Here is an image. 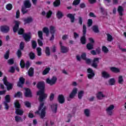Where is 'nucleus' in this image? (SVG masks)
Returning <instances> with one entry per match:
<instances>
[{
	"label": "nucleus",
	"instance_id": "1",
	"mask_svg": "<svg viewBox=\"0 0 126 126\" xmlns=\"http://www.w3.org/2000/svg\"><path fill=\"white\" fill-rule=\"evenodd\" d=\"M36 87L38 89H39V91L37 92V95L39 96L38 100L40 104L38 107V110L35 112V114H37L41 119H44L46 117V110H47V107L46 106L44 107V101L48 97V94L45 93V83L44 82H38L36 85Z\"/></svg>",
	"mask_w": 126,
	"mask_h": 126
},
{
	"label": "nucleus",
	"instance_id": "2",
	"mask_svg": "<svg viewBox=\"0 0 126 126\" xmlns=\"http://www.w3.org/2000/svg\"><path fill=\"white\" fill-rule=\"evenodd\" d=\"M86 26L85 25H83V36L81 37L80 41L81 43L83 45H85L86 44V32H87V31L86 30Z\"/></svg>",
	"mask_w": 126,
	"mask_h": 126
},
{
	"label": "nucleus",
	"instance_id": "3",
	"mask_svg": "<svg viewBox=\"0 0 126 126\" xmlns=\"http://www.w3.org/2000/svg\"><path fill=\"white\" fill-rule=\"evenodd\" d=\"M58 80V78L56 76L52 77L51 79L48 78L46 80V82L49 85L51 86L53 85H55L57 83V81Z\"/></svg>",
	"mask_w": 126,
	"mask_h": 126
},
{
	"label": "nucleus",
	"instance_id": "4",
	"mask_svg": "<svg viewBox=\"0 0 126 126\" xmlns=\"http://www.w3.org/2000/svg\"><path fill=\"white\" fill-rule=\"evenodd\" d=\"M3 81L4 85H5L7 87V90L9 91V90H11L12 88H13V85L11 83H9L7 81V78L6 77H4L3 79Z\"/></svg>",
	"mask_w": 126,
	"mask_h": 126
},
{
	"label": "nucleus",
	"instance_id": "5",
	"mask_svg": "<svg viewBox=\"0 0 126 126\" xmlns=\"http://www.w3.org/2000/svg\"><path fill=\"white\" fill-rule=\"evenodd\" d=\"M24 83H25V78H23V77H20L19 79V81L17 83V86L20 88H22Z\"/></svg>",
	"mask_w": 126,
	"mask_h": 126
},
{
	"label": "nucleus",
	"instance_id": "6",
	"mask_svg": "<svg viewBox=\"0 0 126 126\" xmlns=\"http://www.w3.org/2000/svg\"><path fill=\"white\" fill-rule=\"evenodd\" d=\"M87 72L89 74H88V78L89 79H92L95 76V73H94V71L91 68H89L87 69Z\"/></svg>",
	"mask_w": 126,
	"mask_h": 126
},
{
	"label": "nucleus",
	"instance_id": "7",
	"mask_svg": "<svg viewBox=\"0 0 126 126\" xmlns=\"http://www.w3.org/2000/svg\"><path fill=\"white\" fill-rule=\"evenodd\" d=\"M114 105H111L106 109V113L108 116H112L113 115V110H114Z\"/></svg>",
	"mask_w": 126,
	"mask_h": 126
},
{
	"label": "nucleus",
	"instance_id": "8",
	"mask_svg": "<svg viewBox=\"0 0 126 126\" xmlns=\"http://www.w3.org/2000/svg\"><path fill=\"white\" fill-rule=\"evenodd\" d=\"M99 63V58H94L93 61V63L92 64V66H93V67H94V68H97V67L98 66V63Z\"/></svg>",
	"mask_w": 126,
	"mask_h": 126
},
{
	"label": "nucleus",
	"instance_id": "9",
	"mask_svg": "<svg viewBox=\"0 0 126 126\" xmlns=\"http://www.w3.org/2000/svg\"><path fill=\"white\" fill-rule=\"evenodd\" d=\"M23 37L26 42H29L30 39H31V32L23 34Z\"/></svg>",
	"mask_w": 126,
	"mask_h": 126
},
{
	"label": "nucleus",
	"instance_id": "10",
	"mask_svg": "<svg viewBox=\"0 0 126 126\" xmlns=\"http://www.w3.org/2000/svg\"><path fill=\"white\" fill-rule=\"evenodd\" d=\"M0 31L2 33H8L9 31V27L7 26H2L0 27Z\"/></svg>",
	"mask_w": 126,
	"mask_h": 126
},
{
	"label": "nucleus",
	"instance_id": "11",
	"mask_svg": "<svg viewBox=\"0 0 126 126\" xmlns=\"http://www.w3.org/2000/svg\"><path fill=\"white\" fill-rule=\"evenodd\" d=\"M15 25L14 27L13 28V31L14 33H16L18 30V28H19V25L20 24V22L18 21H15Z\"/></svg>",
	"mask_w": 126,
	"mask_h": 126
},
{
	"label": "nucleus",
	"instance_id": "12",
	"mask_svg": "<svg viewBox=\"0 0 126 126\" xmlns=\"http://www.w3.org/2000/svg\"><path fill=\"white\" fill-rule=\"evenodd\" d=\"M58 101L60 104H63L65 101L64 96L63 94H59L58 97Z\"/></svg>",
	"mask_w": 126,
	"mask_h": 126
},
{
	"label": "nucleus",
	"instance_id": "13",
	"mask_svg": "<svg viewBox=\"0 0 126 126\" xmlns=\"http://www.w3.org/2000/svg\"><path fill=\"white\" fill-rule=\"evenodd\" d=\"M52 14H53V12H52V11H49L46 13L45 11H43L41 12V15L45 16V15H46L47 18H50L51 16H52Z\"/></svg>",
	"mask_w": 126,
	"mask_h": 126
},
{
	"label": "nucleus",
	"instance_id": "14",
	"mask_svg": "<svg viewBox=\"0 0 126 126\" xmlns=\"http://www.w3.org/2000/svg\"><path fill=\"white\" fill-rule=\"evenodd\" d=\"M24 6L27 8H30L32 6V4L30 0H26L24 1Z\"/></svg>",
	"mask_w": 126,
	"mask_h": 126
},
{
	"label": "nucleus",
	"instance_id": "15",
	"mask_svg": "<svg viewBox=\"0 0 126 126\" xmlns=\"http://www.w3.org/2000/svg\"><path fill=\"white\" fill-rule=\"evenodd\" d=\"M107 97V96L103 94V92H99L97 94H96V98L98 99L99 100H102L103 98H106Z\"/></svg>",
	"mask_w": 126,
	"mask_h": 126
},
{
	"label": "nucleus",
	"instance_id": "16",
	"mask_svg": "<svg viewBox=\"0 0 126 126\" xmlns=\"http://www.w3.org/2000/svg\"><path fill=\"white\" fill-rule=\"evenodd\" d=\"M66 17L68 18H69V19L70 20V22L71 23H73L74 22L75 20V17L74 16V15H73V14L69 13L67 14Z\"/></svg>",
	"mask_w": 126,
	"mask_h": 126
},
{
	"label": "nucleus",
	"instance_id": "17",
	"mask_svg": "<svg viewBox=\"0 0 126 126\" xmlns=\"http://www.w3.org/2000/svg\"><path fill=\"white\" fill-rule=\"evenodd\" d=\"M25 90H26V92L24 94L25 97L31 98V97H32V94L31 93L30 89L25 88Z\"/></svg>",
	"mask_w": 126,
	"mask_h": 126
},
{
	"label": "nucleus",
	"instance_id": "18",
	"mask_svg": "<svg viewBox=\"0 0 126 126\" xmlns=\"http://www.w3.org/2000/svg\"><path fill=\"white\" fill-rule=\"evenodd\" d=\"M124 8L122 6H119L117 9V11L120 15V16H123L124 15Z\"/></svg>",
	"mask_w": 126,
	"mask_h": 126
},
{
	"label": "nucleus",
	"instance_id": "19",
	"mask_svg": "<svg viewBox=\"0 0 126 126\" xmlns=\"http://www.w3.org/2000/svg\"><path fill=\"white\" fill-rule=\"evenodd\" d=\"M69 50V49H68V48L64 46H61V53H62L63 54H65V53H67V52H68Z\"/></svg>",
	"mask_w": 126,
	"mask_h": 126
},
{
	"label": "nucleus",
	"instance_id": "20",
	"mask_svg": "<svg viewBox=\"0 0 126 126\" xmlns=\"http://www.w3.org/2000/svg\"><path fill=\"white\" fill-rule=\"evenodd\" d=\"M23 113H24L23 109L20 108L15 109V114H16V115H18L19 116H22L23 115Z\"/></svg>",
	"mask_w": 126,
	"mask_h": 126
},
{
	"label": "nucleus",
	"instance_id": "21",
	"mask_svg": "<svg viewBox=\"0 0 126 126\" xmlns=\"http://www.w3.org/2000/svg\"><path fill=\"white\" fill-rule=\"evenodd\" d=\"M76 93H77V89L76 88H74L72 92L69 95V98L72 99V98L75 96Z\"/></svg>",
	"mask_w": 126,
	"mask_h": 126
},
{
	"label": "nucleus",
	"instance_id": "22",
	"mask_svg": "<svg viewBox=\"0 0 126 126\" xmlns=\"http://www.w3.org/2000/svg\"><path fill=\"white\" fill-rule=\"evenodd\" d=\"M51 109L52 110V112L53 113H57V111L58 110V104L57 103L53 104L51 105Z\"/></svg>",
	"mask_w": 126,
	"mask_h": 126
},
{
	"label": "nucleus",
	"instance_id": "23",
	"mask_svg": "<svg viewBox=\"0 0 126 126\" xmlns=\"http://www.w3.org/2000/svg\"><path fill=\"white\" fill-rule=\"evenodd\" d=\"M110 70L115 73H119V72H121V70H120L119 68H117L116 67H110Z\"/></svg>",
	"mask_w": 126,
	"mask_h": 126
},
{
	"label": "nucleus",
	"instance_id": "24",
	"mask_svg": "<svg viewBox=\"0 0 126 126\" xmlns=\"http://www.w3.org/2000/svg\"><path fill=\"white\" fill-rule=\"evenodd\" d=\"M28 73L29 76L32 77V76L34 75V68H33V67H31L28 70Z\"/></svg>",
	"mask_w": 126,
	"mask_h": 126
},
{
	"label": "nucleus",
	"instance_id": "25",
	"mask_svg": "<svg viewBox=\"0 0 126 126\" xmlns=\"http://www.w3.org/2000/svg\"><path fill=\"white\" fill-rule=\"evenodd\" d=\"M101 74H102V77H103L104 78H109L111 77V76L109 75V74L106 71L102 72L101 73Z\"/></svg>",
	"mask_w": 126,
	"mask_h": 126
},
{
	"label": "nucleus",
	"instance_id": "26",
	"mask_svg": "<svg viewBox=\"0 0 126 126\" xmlns=\"http://www.w3.org/2000/svg\"><path fill=\"white\" fill-rule=\"evenodd\" d=\"M24 21L25 22V24H27V23H31V22L33 21V19L32 17H28L24 19Z\"/></svg>",
	"mask_w": 126,
	"mask_h": 126
},
{
	"label": "nucleus",
	"instance_id": "27",
	"mask_svg": "<svg viewBox=\"0 0 126 126\" xmlns=\"http://www.w3.org/2000/svg\"><path fill=\"white\" fill-rule=\"evenodd\" d=\"M92 30L94 32V33H99L100 32V31H99V28L98 27V26H94L92 28Z\"/></svg>",
	"mask_w": 126,
	"mask_h": 126
},
{
	"label": "nucleus",
	"instance_id": "28",
	"mask_svg": "<svg viewBox=\"0 0 126 126\" xmlns=\"http://www.w3.org/2000/svg\"><path fill=\"white\" fill-rule=\"evenodd\" d=\"M87 49L89 50V51H90L91 50H93L94 49V45L93 44L89 43L87 44Z\"/></svg>",
	"mask_w": 126,
	"mask_h": 126
},
{
	"label": "nucleus",
	"instance_id": "29",
	"mask_svg": "<svg viewBox=\"0 0 126 126\" xmlns=\"http://www.w3.org/2000/svg\"><path fill=\"white\" fill-rule=\"evenodd\" d=\"M56 16L58 19H61V18H62L63 17V12H62V11H58L56 14Z\"/></svg>",
	"mask_w": 126,
	"mask_h": 126
},
{
	"label": "nucleus",
	"instance_id": "30",
	"mask_svg": "<svg viewBox=\"0 0 126 126\" xmlns=\"http://www.w3.org/2000/svg\"><path fill=\"white\" fill-rule=\"evenodd\" d=\"M84 113L87 118H89V117H90V110L88 109H85Z\"/></svg>",
	"mask_w": 126,
	"mask_h": 126
},
{
	"label": "nucleus",
	"instance_id": "31",
	"mask_svg": "<svg viewBox=\"0 0 126 126\" xmlns=\"http://www.w3.org/2000/svg\"><path fill=\"white\" fill-rule=\"evenodd\" d=\"M14 105L16 109H20L21 108V105L20 104L19 102L17 100H15L14 102Z\"/></svg>",
	"mask_w": 126,
	"mask_h": 126
},
{
	"label": "nucleus",
	"instance_id": "32",
	"mask_svg": "<svg viewBox=\"0 0 126 126\" xmlns=\"http://www.w3.org/2000/svg\"><path fill=\"white\" fill-rule=\"evenodd\" d=\"M5 101L3 102H6V103H10V95L7 94L4 97Z\"/></svg>",
	"mask_w": 126,
	"mask_h": 126
},
{
	"label": "nucleus",
	"instance_id": "33",
	"mask_svg": "<svg viewBox=\"0 0 126 126\" xmlns=\"http://www.w3.org/2000/svg\"><path fill=\"white\" fill-rule=\"evenodd\" d=\"M29 56L30 57V60H34L36 55H35V53L31 52L29 54Z\"/></svg>",
	"mask_w": 126,
	"mask_h": 126
},
{
	"label": "nucleus",
	"instance_id": "34",
	"mask_svg": "<svg viewBox=\"0 0 126 126\" xmlns=\"http://www.w3.org/2000/svg\"><path fill=\"white\" fill-rule=\"evenodd\" d=\"M83 95H84V91H80L78 93V97L79 99H82V97H83Z\"/></svg>",
	"mask_w": 126,
	"mask_h": 126
},
{
	"label": "nucleus",
	"instance_id": "35",
	"mask_svg": "<svg viewBox=\"0 0 126 126\" xmlns=\"http://www.w3.org/2000/svg\"><path fill=\"white\" fill-rule=\"evenodd\" d=\"M15 120L17 123H19V122H23V119H22V118L19 116H16L15 117Z\"/></svg>",
	"mask_w": 126,
	"mask_h": 126
},
{
	"label": "nucleus",
	"instance_id": "36",
	"mask_svg": "<svg viewBox=\"0 0 126 126\" xmlns=\"http://www.w3.org/2000/svg\"><path fill=\"white\" fill-rule=\"evenodd\" d=\"M50 70H51V68L50 67H47L45 68V70H43L42 72L43 75H46V74H48L49 72H50Z\"/></svg>",
	"mask_w": 126,
	"mask_h": 126
},
{
	"label": "nucleus",
	"instance_id": "37",
	"mask_svg": "<svg viewBox=\"0 0 126 126\" xmlns=\"http://www.w3.org/2000/svg\"><path fill=\"white\" fill-rule=\"evenodd\" d=\"M43 33L46 34V36H49V29L47 27H45L42 29Z\"/></svg>",
	"mask_w": 126,
	"mask_h": 126
},
{
	"label": "nucleus",
	"instance_id": "38",
	"mask_svg": "<svg viewBox=\"0 0 126 126\" xmlns=\"http://www.w3.org/2000/svg\"><path fill=\"white\" fill-rule=\"evenodd\" d=\"M27 7H25L24 6L22 7L21 11L23 13V14H25L28 12V10H27Z\"/></svg>",
	"mask_w": 126,
	"mask_h": 126
},
{
	"label": "nucleus",
	"instance_id": "39",
	"mask_svg": "<svg viewBox=\"0 0 126 126\" xmlns=\"http://www.w3.org/2000/svg\"><path fill=\"white\" fill-rule=\"evenodd\" d=\"M54 6L56 7L59 6L61 4V0H56L53 2Z\"/></svg>",
	"mask_w": 126,
	"mask_h": 126
},
{
	"label": "nucleus",
	"instance_id": "40",
	"mask_svg": "<svg viewBox=\"0 0 126 126\" xmlns=\"http://www.w3.org/2000/svg\"><path fill=\"white\" fill-rule=\"evenodd\" d=\"M37 33L39 39H40V40H44V38H43V32L38 31Z\"/></svg>",
	"mask_w": 126,
	"mask_h": 126
},
{
	"label": "nucleus",
	"instance_id": "41",
	"mask_svg": "<svg viewBox=\"0 0 126 126\" xmlns=\"http://www.w3.org/2000/svg\"><path fill=\"white\" fill-rule=\"evenodd\" d=\"M118 83L119 84H123L124 83V78H123V76L120 75L118 77Z\"/></svg>",
	"mask_w": 126,
	"mask_h": 126
},
{
	"label": "nucleus",
	"instance_id": "42",
	"mask_svg": "<svg viewBox=\"0 0 126 126\" xmlns=\"http://www.w3.org/2000/svg\"><path fill=\"white\" fill-rule=\"evenodd\" d=\"M116 82V81L115 80V79L114 78H111L110 79L109 81H108V83L109 84V85H115V83Z\"/></svg>",
	"mask_w": 126,
	"mask_h": 126
},
{
	"label": "nucleus",
	"instance_id": "43",
	"mask_svg": "<svg viewBox=\"0 0 126 126\" xmlns=\"http://www.w3.org/2000/svg\"><path fill=\"white\" fill-rule=\"evenodd\" d=\"M102 51L103 52H104L105 54H107V53H109V49L106 46H103L102 48Z\"/></svg>",
	"mask_w": 126,
	"mask_h": 126
},
{
	"label": "nucleus",
	"instance_id": "44",
	"mask_svg": "<svg viewBox=\"0 0 126 126\" xmlns=\"http://www.w3.org/2000/svg\"><path fill=\"white\" fill-rule=\"evenodd\" d=\"M14 98H16V97H18V98H21V97H22V94L20 92H18L17 93L14 94Z\"/></svg>",
	"mask_w": 126,
	"mask_h": 126
},
{
	"label": "nucleus",
	"instance_id": "45",
	"mask_svg": "<svg viewBox=\"0 0 126 126\" xmlns=\"http://www.w3.org/2000/svg\"><path fill=\"white\" fill-rule=\"evenodd\" d=\"M8 102H3V104L4 106V108L6 110V111H8L9 109V105H8Z\"/></svg>",
	"mask_w": 126,
	"mask_h": 126
},
{
	"label": "nucleus",
	"instance_id": "46",
	"mask_svg": "<svg viewBox=\"0 0 126 126\" xmlns=\"http://www.w3.org/2000/svg\"><path fill=\"white\" fill-rule=\"evenodd\" d=\"M56 32V30H55V27L51 26L50 28V32L51 34H55Z\"/></svg>",
	"mask_w": 126,
	"mask_h": 126
},
{
	"label": "nucleus",
	"instance_id": "47",
	"mask_svg": "<svg viewBox=\"0 0 126 126\" xmlns=\"http://www.w3.org/2000/svg\"><path fill=\"white\" fill-rule=\"evenodd\" d=\"M107 41L108 42H112V40H113V36L110 34V33L107 34Z\"/></svg>",
	"mask_w": 126,
	"mask_h": 126
},
{
	"label": "nucleus",
	"instance_id": "48",
	"mask_svg": "<svg viewBox=\"0 0 126 126\" xmlns=\"http://www.w3.org/2000/svg\"><path fill=\"white\" fill-rule=\"evenodd\" d=\"M4 59L5 60H8L9 59V51H6L5 54L4 55Z\"/></svg>",
	"mask_w": 126,
	"mask_h": 126
},
{
	"label": "nucleus",
	"instance_id": "49",
	"mask_svg": "<svg viewBox=\"0 0 126 126\" xmlns=\"http://www.w3.org/2000/svg\"><path fill=\"white\" fill-rule=\"evenodd\" d=\"M16 55H17L19 59H20V58H21V56H22V52H21V50L20 49L18 50L16 53Z\"/></svg>",
	"mask_w": 126,
	"mask_h": 126
},
{
	"label": "nucleus",
	"instance_id": "50",
	"mask_svg": "<svg viewBox=\"0 0 126 126\" xmlns=\"http://www.w3.org/2000/svg\"><path fill=\"white\" fill-rule=\"evenodd\" d=\"M6 8L7 10H11L12 9V4L9 3L6 5Z\"/></svg>",
	"mask_w": 126,
	"mask_h": 126
},
{
	"label": "nucleus",
	"instance_id": "51",
	"mask_svg": "<svg viewBox=\"0 0 126 126\" xmlns=\"http://www.w3.org/2000/svg\"><path fill=\"white\" fill-rule=\"evenodd\" d=\"M21 68H24L25 67V62L23 60H21L20 63Z\"/></svg>",
	"mask_w": 126,
	"mask_h": 126
},
{
	"label": "nucleus",
	"instance_id": "52",
	"mask_svg": "<svg viewBox=\"0 0 126 126\" xmlns=\"http://www.w3.org/2000/svg\"><path fill=\"white\" fill-rule=\"evenodd\" d=\"M45 53H46V56H50V55H51L50 53V48L47 47L46 48V49H45Z\"/></svg>",
	"mask_w": 126,
	"mask_h": 126
},
{
	"label": "nucleus",
	"instance_id": "53",
	"mask_svg": "<svg viewBox=\"0 0 126 126\" xmlns=\"http://www.w3.org/2000/svg\"><path fill=\"white\" fill-rule=\"evenodd\" d=\"M93 24V21L92 19H89L88 21V27H90L92 26V24Z\"/></svg>",
	"mask_w": 126,
	"mask_h": 126
},
{
	"label": "nucleus",
	"instance_id": "54",
	"mask_svg": "<svg viewBox=\"0 0 126 126\" xmlns=\"http://www.w3.org/2000/svg\"><path fill=\"white\" fill-rule=\"evenodd\" d=\"M80 3V0H74L73 2V5H78Z\"/></svg>",
	"mask_w": 126,
	"mask_h": 126
},
{
	"label": "nucleus",
	"instance_id": "55",
	"mask_svg": "<svg viewBox=\"0 0 126 126\" xmlns=\"http://www.w3.org/2000/svg\"><path fill=\"white\" fill-rule=\"evenodd\" d=\"M41 48L40 47H38L36 49V51L37 52V56H38V57H40L41 56V55H42V52H41Z\"/></svg>",
	"mask_w": 126,
	"mask_h": 126
},
{
	"label": "nucleus",
	"instance_id": "56",
	"mask_svg": "<svg viewBox=\"0 0 126 126\" xmlns=\"http://www.w3.org/2000/svg\"><path fill=\"white\" fill-rule=\"evenodd\" d=\"M7 63H8V64H10V65H11L13 64V63H14V61L12 59H9L7 61Z\"/></svg>",
	"mask_w": 126,
	"mask_h": 126
},
{
	"label": "nucleus",
	"instance_id": "57",
	"mask_svg": "<svg viewBox=\"0 0 126 126\" xmlns=\"http://www.w3.org/2000/svg\"><path fill=\"white\" fill-rule=\"evenodd\" d=\"M32 49H36V47H37V42L35 41L34 40L32 41Z\"/></svg>",
	"mask_w": 126,
	"mask_h": 126
},
{
	"label": "nucleus",
	"instance_id": "58",
	"mask_svg": "<svg viewBox=\"0 0 126 126\" xmlns=\"http://www.w3.org/2000/svg\"><path fill=\"white\" fill-rule=\"evenodd\" d=\"M43 40L41 39H37V43L39 45V46H40L41 47H42V46H43V42L42 41Z\"/></svg>",
	"mask_w": 126,
	"mask_h": 126
},
{
	"label": "nucleus",
	"instance_id": "59",
	"mask_svg": "<svg viewBox=\"0 0 126 126\" xmlns=\"http://www.w3.org/2000/svg\"><path fill=\"white\" fill-rule=\"evenodd\" d=\"M24 104L26 107H27L28 108H30V107H31V104L29 101H25Z\"/></svg>",
	"mask_w": 126,
	"mask_h": 126
},
{
	"label": "nucleus",
	"instance_id": "60",
	"mask_svg": "<svg viewBox=\"0 0 126 126\" xmlns=\"http://www.w3.org/2000/svg\"><path fill=\"white\" fill-rule=\"evenodd\" d=\"M23 33H24V29H20L18 31V34H19V35H22Z\"/></svg>",
	"mask_w": 126,
	"mask_h": 126
},
{
	"label": "nucleus",
	"instance_id": "61",
	"mask_svg": "<svg viewBox=\"0 0 126 126\" xmlns=\"http://www.w3.org/2000/svg\"><path fill=\"white\" fill-rule=\"evenodd\" d=\"M24 49V43L21 42L20 44V50H23Z\"/></svg>",
	"mask_w": 126,
	"mask_h": 126
},
{
	"label": "nucleus",
	"instance_id": "62",
	"mask_svg": "<svg viewBox=\"0 0 126 126\" xmlns=\"http://www.w3.org/2000/svg\"><path fill=\"white\" fill-rule=\"evenodd\" d=\"M25 67H26L27 69H28L30 67V63L29 61H27L26 63V65H25Z\"/></svg>",
	"mask_w": 126,
	"mask_h": 126
},
{
	"label": "nucleus",
	"instance_id": "63",
	"mask_svg": "<svg viewBox=\"0 0 126 126\" xmlns=\"http://www.w3.org/2000/svg\"><path fill=\"white\" fill-rule=\"evenodd\" d=\"M81 58L83 60L85 61L87 58H86V53H83L81 55Z\"/></svg>",
	"mask_w": 126,
	"mask_h": 126
},
{
	"label": "nucleus",
	"instance_id": "64",
	"mask_svg": "<svg viewBox=\"0 0 126 126\" xmlns=\"http://www.w3.org/2000/svg\"><path fill=\"white\" fill-rule=\"evenodd\" d=\"M19 16H20V12L18 10L16 13V18H19Z\"/></svg>",
	"mask_w": 126,
	"mask_h": 126
}]
</instances>
